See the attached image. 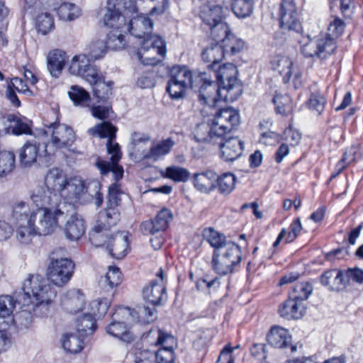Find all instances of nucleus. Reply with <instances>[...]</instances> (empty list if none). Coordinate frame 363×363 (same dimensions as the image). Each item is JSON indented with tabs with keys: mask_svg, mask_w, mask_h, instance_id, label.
Returning <instances> with one entry per match:
<instances>
[{
	"mask_svg": "<svg viewBox=\"0 0 363 363\" xmlns=\"http://www.w3.org/2000/svg\"><path fill=\"white\" fill-rule=\"evenodd\" d=\"M62 345L64 350L69 353L79 352L83 348L82 340L73 334H66L63 336Z\"/></svg>",
	"mask_w": 363,
	"mask_h": 363,
	"instance_id": "nucleus-51",
	"label": "nucleus"
},
{
	"mask_svg": "<svg viewBox=\"0 0 363 363\" xmlns=\"http://www.w3.org/2000/svg\"><path fill=\"white\" fill-rule=\"evenodd\" d=\"M156 309L148 306H138L137 309L130 308H120L117 310L116 315H121L128 322H140L141 323H150L156 318Z\"/></svg>",
	"mask_w": 363,
	"mask_h": 363,
	"instance_id": "nucleus-20",
	"label": "nucleus"
},
{
	"mask_svg": "<svg viewBox=\"0 0 363 363\" xmlns=\"http://www.w3.org/2000/svg\"><path fill=\"white\" fill-rule=\"evenodd\" d=\"M203 235L214 249L212 256L213 269L220 275L232 273L242 259L240 247L211 228L204 229Z\"/></svg>",
	"mask_w": 363,
	"mask_h": 363,
	"instance_id": "nucleus-2",
	"label": "nucleus"
},
{
	"mask_svg": "<svg viewBox=\"0 0 363 363\" xmlns=\"http://www.w3.org/2000/svg\"><path fill=\"white\" fill-rule=\"evenodd\" d=\"M68 94L75 106H86L90 101L89 93L78 86H72L70 91H68Z\"/></svg>",
	"mask_w": 363,
	"mask_h": 363,
	"instance_id": "nucleus-53",
	"label": "nucleus"
},
{
	"mask_svg": "<svg viewBox=\"0 0 363 363\" xmlns=\"http://www.w3.org/2000/svg\"><path fill=\"white\" fill-rule=\"evenodd\" d=\"M271 65L274 70L278 72L283 77V82L287 83L292 74V61L285 55H276L271 60Z\"/></svg>",
	"mask_w": 363,
	"mask_h": 363,
	"instance_id": "nucleus-40",
	"label": "nucleus"
},
{
	"mask_svg": "<svg viewBox=\"0 0 363 363\" xmlns=\"http://www.w3.org/2000/svg\"><path fill=\"white\" fill-rule=\"evenodd\" d=\"M273 102L278 113L288 115L293 111V103L287 94H276L273 98Z\"/></svg>",
	"mask_w": 363,
	"mask_h": 363,
	"instance_id": "nucleus-52",
	"label": "nucleus"
},
{
	"mask_svg": "<svg viewBox=\"0 0 363 363\" xmlns=\"http://www.w3.org/2000/svg\"><path fill=\"white\" fill-rule=\"evenodd\" d=\"M267 339L268 343L274 347L283 349L291 347L292 351L295 350V347L291 346V337L289 330L280 326L272 327Z\"/></svg>",
	"mask_w": 363,
	"mask_h": 363,
	"instance_id": "nucleus-29",
	"label": "nucleus"
},
{
	"mask_svg": "<svg viewBox=\"0 0 363 363\" xmlns=\"http://www.w3.org/2000/svg\"><path fill=\"white\" fill-rule=\"evenodd\" d=\"M305 310L303 302L291 296L285 302L282 303L279 308L280 315L288 320L302 318Z\"/></svg>",
	"mask_w": 363,
	"mask_h": 363,
	"instance_id": "nucleus-31",
	"label": "nucleus"
},
{
	"mask_svg": "<svg viewBox=\"0 0 363 363\" xmlns=\"http://www.w3.org/2000/svg\"><path fill=\"white\" fill-rule=\"evenodd\" d=\"M177 342L175 338L170 334L158 330L156 345H160L155 354V363H174V348Z\"/></svg>",
	"mask_w": 363,
	"mask_h": 363,
	"instance_id": "nucleus-17",
	"label": "nucleus"
},
{
	"mask_svg": "<svg viewBox=\"0 0 363 363\" xmlns=\"http://www.w3.org/2000/svg\"><path fill=\"white\" fill-rule=\"evenodd\" d=\"M325 104L326 99L320 94H312L308 101V108L318 115L324 111Z\"/></svg>",
	"mask_w": 363,
	"mask_h": 363,
	"instance_id": "nucleus-60",
	"label": "nucleus"
},
{
	"mask_svg": "<svg viewBox=\"0 0 363 363\" xmlns=\"http://www.w3.org/2000/svg\"><path fill=\"white\" fill-rule=\"evenodd\" d=\"M215 180L216 172L206 170L194 174L193 184L194 187L201 193L210 194L216 188Z\"/></svg>",
	"mask_w": 363,
	"mask_h": 363,
	"instance_id": "nucleus-35",
	"label": "nucleus"
},
{
	"mask_svg": "<svg viewBox=\"0 0 363 363\" xmlns=\"http://www.w3.org/2000/svg\"><path fill=\"white\" fill-rule=\"evenodd\" d=\"M253 6L254 0H234L232 10L237 17L244 18L252 13Z\"/></svg>",
	"mask_w": 363,
	"mask_h": 363,
	"instance_id": "nucleus-49",
	"label": "nucleus"
},
{
	"mask_svg": "<svg viewBox=\"0 0 363 363\" xmlns=\"http://www.w3.org/2000/svg\"><path fill=\"white\" fill-rule=\"evenodd\" d=\"M229 12V6L222 1L217 4H205L200 8L199 16L211 30V37H221L228 31L225 18Z\"/></svg>",
	"mask_w": 363,
	"mask_h": 363,
	"instance_id": "nucleus-8",
	"label": "nucleus"
},
{
	"mask_svg": "<svg viewBox=\"0 0 363 363\" xmlns=\"http://www.w3.org/2000/svg\"><path fill=\"white\" fill-rule=\"evenodd\" d=\"M123 192L121 191L120 185L117 183L112 184L108 187L107 206L116 208L120 206L121 202V196Z\"/></svg>",
	"mask_w": 363,
	"mask_h": 363,
	"instance_id": "nucleus-58",
	"label": "nucleus"
},
{
	"mask_svg": "<svg viewBox=\"0 0 363 363\" xmlns=\"http://www.w3.org/2000/svg\"><path fill=\"white\" fill-rule=\"evenodd\" d=\"M225 57L223 50L219 42L212 43L206 47L202 52V58L204 62L209 63L208 69H214L216 65Z\"/></svg>",
	"mask_w": 363,
	"mask_h": 363,
	"instance_id": "nucleus-41",
	"label": "nucleus"
},
{
	"mask_svg": "<svg viewBox=\"0 0 363 363\" xmlns=\"http://www.w3.org/2000/svg\"><path fill=\"white\" fill-rule=\"evenodd\" d=\"M121 15L125 16L126 30L135 38H143L137 52V57L145 65L154 66L162 61L166 55L164 41L152 34L153 21L148 16L138 14V8L133 13L127 14L125 9Z\"/></svg>",
	"mask_w": 363,
	"mask_h": 363,
	"instance_id": "nucleus-1",
	"label": "nucleus"
},
{
	"mask_svg": "<svg viewBox=\"0 0 363 363\" xmlns=\"http://www.w3.org/2000/svg\"><path fill=\"white\" fill-rule=\"evenodd\" d=\"M206 75V73L199 75L201 82H203L199 94L200 103L210 107H213L221 99L225 101L229 99V98L225 99V96H222V86L219 84L208 80Z\"/></svg>",
	"mask_w": 363,
	"mask_h": 363,
	"instance_id": "nucleus-14",
	"label": "nucleus"
},
{
	"mask_svg": "<svg viewBox=\"0 0 363 363\" xmlns=\"http://www.w3.org/2000/svg\"><path fill=\"white\" fill-rule=\"evenodd\" d=\"M189 87L177 82L175 80L169 78L168 85L167 86V91L169 93L172 99H179L184 96L186 90Z\"/></svg>",
	"mask_w": 363,
	"mask_h": 363,
	"instance_id": "nucleus-59",
	"label": "nucleus"
},
{
	"mask_svg": "<svg viewBox=\"0 0 363 363\" xmlns=\"http://www.w3.org/2000/svg\"><path fill=\"white\" fill-rule=\"evenodd\" d=\"M194 138L197 143L213 145L217 144L218 140H222V137L218 129L215 128L213 122L211 125L206 123L199 125L196 128Z\"/></svg>",
	"mask_w": 363,
	"mask_h": 363,
	"instance_id": "nucleus-33",
	"label": "nucleus"
},
{
	"mask_svg": "<svg viewBox=\"0 0 363 363\" xmlns=\"http://www.w3.org/2000/svg\"><path fill=\"white\" fill-rule=\"evenodd\" d=\"M15 155L13 152H0V177L11 173L15 167Z\"/></svg>",
	"mask_w": 363,
	"mask_h": 363,
	"instance_id": "nucleus-50",
	"label": "nucleus"
},
{
	"mask_svg": "<svg viewBox=\"0 0 363 363\" xmlns=\"http://www.w3.org/2000/svg\"><path fill=\"white\" fill-rule=\"evenodd\" d=\"M199 77V76L195 78ZM170 78L177 82L191 87L194 83V77L191 72L186 67L174 66L170 71Z\"/></svg>",
	"mask_w": 363,
	"mask_h": 363,
	"instance_id": "nucleus-45",
	"label": "nucleus"
},
{
	"mask_svg": "<svg viewBox=\"0 0 363 363\" xmlns=\"http://www.w3.org/2000/svg\"><path fill=\"white\" fill-rule=\"evenodd\" d=\"M108 50L104 40L95 39L87 46V56L93 60L103 58Z\"/></svg>",
	"mask_w": 363,
	"mask_h": 363,
	"instance_id": "nucleus-47",
	"label": "nucleus"
},
{
	"mask_svg": "<svg viewBox=\"0 0 363 363\" xmlns=\"http://www.w3.org/2000/svg\"><path fill=\"white\" fill-rule=\"evenodd\" d=\"M121 213L118 208L106 207L99 213L98 220L90 233V240L94 245L100 244V240L108 238V231L120 220Z\"/></svg>",
	"mask_w": 363,
	"mask_h": 363,
	"instance_id": "nucleus-12",
	"label": "nucleus"
},
{
	"mask_svg": "<svg viewBox=\"0 0 363 363\" xmlns=\"http://www.w3.org/2000/svg\"><path fill=\"white\" fill-rule=\"evenodd\" d=\"M175 145L174 141L169 138L158 142H154L149 151H143L142 156L145 159L157 161L169 154Z\"/></svg>",
	"mask_w": 363,
	"mask_h": 363,
	"instance_id": "nucleus-34",
	"label": "nucleus"
},
{
	"mask_svg": "<svg viewBox=\"0 0 363 363\" xmlns=\"http://www.w3.org/2000/svg\"><path fill=\"white\" fill-rule=\"evenodd\" d=\"M67 182L62 171L58 168L50 169L45 177V186L59 195L61 194Z\"/></svg>",
	"mask_w": 363,
	"mask_h": 363,
	"instance_id": "nucleus-39",
	"label": "nucleus"
},
{
	"mask_svg": "<svg viewBox=\"0 0 363 363\" xmlns=\"http://www.w3.org/2000/svg\"><path fill=\"white\" fill-rule=\"evenodd\" d=\"M58 251L53 252L48 267V279L54 285L62 287L71 279L74 264L67 257H59Z\"/></svg>",
	"mask_w": 363,
	"mask_h": 363,
	"instance_id": "nucleus-9",
	"label": "nucleus"
},
{
	"mask_svg": "<svg viewBox=\"0 0 363 363\" xmlns=\"http://www.w3.org/2000/svg\"><path fill=\"white\" fill-rule=\"evenodd\" d=\"M48 128L51 130V143L57 149H69L73 145L76 136L72 127L54 123Z\"/></svg>",
	"mask_w": 363,
	"mask_h": 363,
	"instance_id": "nucleus-15",
	"label": "nucleus"
},
{
	"mask_svg": "<svg viewBox=\"0 0 363 363\" xmlns=\"http://www.w3.org/2000/svg\"><path fill=\"white\" fill-rule=\"evenodd\" d=\"M68 61L66 52L60 49L50 50L46 57L47 69L52 77L58 78Z\"/></svg>",
	"mask_w": 363,
	"mask_h": 363,
	"instance_id": "nucleus-24",
	"label": "nucleus"
},
{
	"mask_svg": "<svg viewBox=\"0 0 363 363\" xmlns=\"http://www.w3.org/2000/svg\"><path fill=\"white\" fill-rule=\"evenodd\" d=\"M236 177L231 172H225L218 177L216 176V186L220 194L229 195L235 188Z\"/></svg>",
	"mask_w": 363,
	"mask_h": 363,
	"instance_id": "nucleus-42",
	"label": "nucleus"
},
{
	"mask_svg": "<svg viewBox=\"0 0 363 363\" xmlns=\"http://www.w3.org/2000/svg\"><path fill=\"white\" fill-rule=\"evenodd\" d=\"M121 272L116 267H109L104 277L99 281V285L106 291H110L121 282Z\"/></svg>",
	"mask_w": 363,
	"mask_h": 363,
	"instance_id": "nucleus-43",
	"label": "nucleus"
},
{
	"mask_svg": "<svg viewBox=\"0 0 363 363\" xmlns=\"http://www.w3.org/2000/svg\"><path fill=\"white\" fill-rule=\"evenodd\" d=\"M77 328L82 337L91 335L96 329V319L91 314L85 313L77 318Z\"/></svg>",
	"mask_w": 363,
	"mask_h": 363,
	"instance_id": "nucleus-46",
	"label": "nucleus"
},
{
	"mask_svg": "<svg viewBox=\"0 0 363 363\" xmlns=\"http://www.w3.org/2000/svg\"><path fill=\"white\" fill-rule=\"evenodd\" d=\"M301 52L308 57H318L325 60L332 55L336 49L335 41L329 36H322L315 40L308 39L301 41Z\"/></svg>",
	"mask_w": 363,
	"mask_h": 363,
	"instance_id": "nucleus-13",
	"label": "nucleus"
},
{
	"mask_svg": "<svg viewBox=\"0 0 363 363\" xmlns=\"http://www.w3.org/2000/svg\"><path fill=\"white\" fill-rule=\"evenodd\" d=\"M135 363H155V351L138 350L135 352Z\"/></svg>",
	"mask_w": 363,
	"mask_h": 363,
	"instance_id": "nucleus-61",
	"label": "nucleus"
},
{
	"mask_svg": "<svg viewBox=\"0 0 363 363\" xmlns=\"http://www.w3.org/2000/svg\"><path fill=\"white\" fill-rule=\"evenodd\" d=\"M189 174V172L185 168L171 166L166 168L162 175L177 182H185L188 180Z\"/></svg>",
	"mask_w": 363,
	"mask_h": 363,
	"instance_id": "nucleus-54",
	"label": "nucleus"
},
{
	"mask_svg": "<svg viewBox=\"0 0 363 363\" xmlns=\"http://www.w3.org/2000/svg\"><path fill=\"white\" fill-rule=\"evenodd\" d=\"M215 41L219 42L225 56H233L240 53L244 47V42L231 33L230 28L225 35L221 37H211Z\"/></svg>",
	"mask_w": 363,
	"mask_h": 363,
	"instance_id": "nucleus-28",
	"label": "nucleus"
},
{
	"mask_svg": "<svg viewBox=\"0 0 363 363\" xmlns=\"http://www.w3.org/2000/svg\"><path fill=\"white\" fill-rule=\"evenodd\" d=\"M84 303V298L79 290L73 289L69 290L63 296L62 304L70 313L80 311Z\"/></svg>",
	"mask_w": 363,
	"mask_h": 363,
	"instance_id": "nucleus-36",
	"label": "nucleus"
},
{
	"mask_svg": "<svg viewBox=\"0 0 363 363\" xmlns=\"http://www.w3.org/2000/svg\"><path fill=\"white\" fill-rule=\"evenodd\" d=\"M144 299L153 306L161 305L167 301L166 287L161 280H154L144 288Z\"/></svg>",
	"mask_w": 363,
	"mask_h": 363,
	"instance_id": "nucleus-25",
	"label": "nucleus"
},
{
	"mask_svg": "<svg viewBox=\"0 0 363 363\" xmlns=\"http://www.w3.org/2000/svg\"><path fill=\"white\" fill-rule=\"evenodd\" d=\"M15 295L19 305L36 314L38 309L48 310L47 306L56 298L57 291L48 280L39 275H29Z\"/></svg>",
	"mask_w": 363,
	"mask_h": 363,
	"instance_id": "nucleus-3",
	"label": "nucleus"
},
{
	"mask_svg": "<svg viewBox=\"0 0 363 363\" xmlns=\"http://www.w3.org/2000/svg\"><path fill=\"white\" fill-rule=\"evenodd\" d=\"M117 311L114 313L113 321L106 328V333L115 337H117L125 342H130L133 340L132 333H130L128 323V322L123 318V320H120L119 317L122 315H116Z\"/></svg>",
	"mask_w": 363,
	"mask_h": 363,
	"instance_id": "nucleus-26",
	"label": "nucleus"
},
{
	"mask_svg": "<svg viewBox=\"0 0 363 363\" xmlns=\"http://www.w3.org/2000/svg\"><path fill=\"white\" fill-rule=\"evenodd\" d=\"M90 109L92 116L100 120L108 118L112 112L110 107L105 106H92Z\"/></svg>",
	"mask_w": 363,
	"mask_h": 363,
	"instance_id": "nucleus-64",
	"label": "nucleus"
},
{
	"mask_svg": "<svg viewBox=\"0 0 363 363\" xmlns=\"http://www.w3.org/2000/svg\"><path fill=\"white\" fill-rule=\"evenodd\" d=\"M39 211L44 213L48 216L47 212L44 210H34L30 211L28 203L24 201H18L13 204L11 211V219L14 225L19 223H26L28 220H35L36 217H33Z\"/></svg>",
	"mask_w": 363,
	"mask_h": 363,
	"instance_id": "nucleus-30",
	"label": "nucleus"
},
{
	"mask_svg": "<svg viewBox=\"0 0 363 363\" xmlns=\"http://www.w3.org/2000/svg\"><path fill=\"white\" fill-rule=\"evenodd\" d=\"M280 25L284 30H298L300 23L294 0H283L280 9Z\"/></svg>",
	"mask_w": 363,
	"mask_h": 363,
	"instance_id": "nucleus-21",
	"label": "nucleus"
},
{
	"mask_svg": "<svg viewBox=\"0 0 363 363\" xmlns=\"http://www.w3.org/2000/svg\"><path fill=\"white\" fill-rule=\"evenodd\" d=\"M215 128L218 129L221 137L233 130L240 123L238 112L230 107L220 109L213 119Z\"/></svg>",
	"mask_w": 363,
	"mask_h": 363,
	"instance_id": "nucleus-18",
	"label": "nucleus"
},
{
	"mask_svg": "<svg viewBox=\"0 0 363 363\" xmlns=\"http://www.w3.org/2000/svg\"><path fill=\"white\" fill-rule=\"evenodd\" d=\"M150 140L149 135L144 133L133 132L130 135V144L133 151H139V147Z\"/></svg>",
	"mask_w": 363,
	"mask_h": 363,
	"instance_id": "nucleus-62",
	"label": "nucleus"
},
{
	"mask_svg": "<svg viewBox=\"0 0 363 363\" xmlns=\"http://www.w3.org/2000/svg\"><path fill=\"white\" fill-rule=\"evenodd\" d=\"M172 218V212L167 208H163L157 213L155 219L142 223L141 231L144 235H152L160 231H164L167 228Z\"/></svg>",
	"mask_w": 363,
	"mask_h": 363,
	"instance_id": "nucleus-23",
	"label": "nucleus"
},
{
	"mask_svg": "<svg viewBox=\"0 0 363 363\" xmlns=\"http://www.w3.org/2000/svg\"><path fill=\"white\" fill-rule=\"evenodd\" d=\"M41 156L40 144L35 142H26L19 151L20 162L23 167H30Z\"/></svg>",
	"mask_w": 363,
	"mask_h": 363,
	"instance_id": "nucleus-37",
	"label": "nucleus"
},
{
	"mask_svg": "<svg viewBox=\"0 0 363 363\" xmlns=\"http://www.w3.org/2000/svg\"><path fill=\"white\" fill-rule=\"evenodd\" d=\"M93 86L94 95L100 101H105L112 95V87L113 82H106L102 75L96 73L95 81L88 82Z\"/></svg>",
	"mask_w": 363,
	"mask_h": 363,
	"instance_id": "nucleus-38",
	"label": "nucleus"
},
{
	"mask_svg": "<svg viewBox=\"0 0 363 363\" xmlns=\"http://www.w3.org/2000/svg\"><path fill=\"white\" fill-rule=\"evenodd\" d=\"M217 144L220 147V157L226 162L234 161L242 154L244 144L238 137H222V140H218Z\"/></svg>",
	"mask_w": 363,
	"mask_h": 363,
	"instance_id": "nucleus-22",
	"label": "nucleus"
},
{
	"mask_svg": "<svg viewBox=\"0 0 363 363\" xmlns=\"http://www.w3.org/2000/svg\"><path fill=\"white\" fill-rule=\"evenodd\" d=\"M238 70L232 63L224 64L215 70V76L222 89L227 92L225 99H236L242 94V87L237 79Z\"/></svg>",
	"mask_w": 363,
	"mask_h": 363,
	"instance_id": "nucleus-11",
	"label": "nucleus"
},
{
	"mask_svg": "<svg viewBox=\"0 0 363 363\" xmlns=\"http://www.w3.org/2000/svg\"><path fill=\"white\" fill-rule=\"evenodd\" d=\"M110 306V301L107 298L101 300L92 301L89 304L90 312L86 313L91 314L95 319L99 318L104 315Z\"/></svg>",
	"mask_w": 363,
	"mask_h": 363,
	"instance_id": "nucleus-56",
	"label": "nucleus"
},
{
	"mask_svg": "<svg viewBox=\"0 0 363 363\" xmlns=\"http://www.w3.org/2000/svg\"><path fill=\"white\" fill-rule=\"evenodd\" d=\"M322 285L331 291H341L348 285V279L345 278L343 272L337 269H330L325 272L320 277Z\"/></svg>",
	"mask_w": 363,
	"mask_h": 363,
	"instance_id": "nucleus-27",
	"label": "nucleus"
},
{
	"mask_svg": "<svg viewBox=\"0 0 363 363\" xmlns=\"http://www.w3.org/2000/svg\"><path fill=\"white\" fill-rule=\"evenodd\" d=\"M345 29V23L340 18H335L333 21L330 22L328 26V30L330 34L325 35V36H329L333 38L334 40V38L331 37H338L340 36Z\"/></svg>",
	"mask_w": 363,
	"mask_h": 363,
	"instance_id": "nucleus-63",
	"label": "nucleus"
},
{
	"mask_svg": "<svg viewBox=\"0 0 363 363\" xmlns=\"http://www.w3.org/2000/svg\"><path fill=\"white\" fill-rule=\"evenodd\" d=\"M33 217H36L35 220L30 219L26 223L15 225L16 239L21 245H29L35 236L50 235L57 228L54 225V220L44 213L42 214V211L33 215Z\"/></svg>",
	"mask_w": 363,
	"mask_h": 363,
	"instance_id": "nucleus-6",
	"label": "nucleus"
},
{
	"mask_svg": "<svg viewBox=\"0 0 363 363\" xmlns=\"http://www.w3.org/2000/svg\"><path fill=\"white\" fill-rule=\"evenodd\" d=\"M91 189H94V190L99 189V183L94 182L86 184L84 180L79 178H72L65 184L60 195V199L64 197L70 203H84L91 201L93 196Z\"/></svg>",
	"mask_w": 363,
	"mask_h": 363,
	"instance_id": "nucleus-10",
	"label": "nucleus"
},
{
	"mask_svg": "<svg viewBox=\"0 0 363 363\" xmlns=\"http://www.w3.org/2000/svg\"><path fill=\"white\" fill-rule=\"evenodd\" d=\"M101 243L96 247H104L110 255L116 259H121L125 256L128 247V236L123 232L114 235L108 233V238L100 240Z\"/></svg>",
	"mask_w": 363,
	"mask_h": 363,
	"instance_id": "nucleus-16",
	"label": "nucleus"
},
{
	"mask_svg": "<svg viewBox=\"0 0 363 363\" xmlns=\"http://www.w3.org/2000/svg\"><path fill=\"white\" fill-rule=\"evenodd\" d=\"M116 132L117 128L110 122H103L97 124L88 130V133L93 136L108 138L106 147L108 153L111 155V163L107 161L98 160L96 165L101 174L104 175L109 172H112L114 179L118 181L123 178V168L118 164L121 157V152L118 143L114 141Z\"/></svg>",
	"mask_w": 363,
	"mask_h": 363,
	"instance_id": "nucleus-4",
	"label": "nucleus"
},
{
	"mask_svg": "<svg viewBox=\"0 0 363 363\" xmlns=\"http://www.w3.org/2000/svg\"><path fill=\"white\" fill-rule=\"evenodd\" d=\"M35 26L38 32L43 35H46L54 28V19L47 12L40 13L36 17Z\"/></svg>",
	"mask_w": 363,
	"mask_h": 363,
	"instance_id": "nucleus-55",
	"label": "nucleus"
},
{
	"mask_svg": "<svg viewBox=\"0 0 363 363\" xmlns=\"http://www.w3.org/2000/svg\"><path fill=\"white\" fill-rule=\"evenodd\" d=\"M84 220L79 214L72 215L66 221L64 232L67 239L78 240L85 233Z\"/></svg>",
	"mask_w": 363,
	"mask_h": 363,
	"instance_id": "nucleus-32",
	"label": "nucleus"
},
{
	"mask_svg": "<svg viewBox=\"0 0 363 363\" xmlns=\"http://www.w3.org/2000/svg\"><path fill=\"white\" fill-rule=\"evenodd\" d=\"M122 2L123 0H107V6L103 10V23L112 29L105 40L110 50L123 49L127 44L123 34L126 31L125 16L121 15Z\"/></svg>",
	"mask_w": 363,
	"mask_h": 363,
	"instance_id": "nucleus-5",
	"label": "nucleus"
},
{
	"mask_svg": "<svg viewBox=\"0 0 363 363\" xmlns=\"http://www.w3.org/2000/svg\"><path fill=\"white\" fill-rule=\"evenodd\" d=\"M59 18L64 21H74L81 16V9L72 3L62 4L57 10Z\"/></svg>",
	"mask_w": 363,
	"mask_h": 363,
	"instance_id": "nucleus-48",
	"label": "nucleus"
},
{
	"mask_svg": "<svg viewBox=\"0 0 363 363\" xmlns=\"http://www.w3.org/2000/svg\"><path fill=\"white\" fill-rule=\"evenodd\" d=\"M32 202L38 207L36 210H44L54 220V225L58 227L59 220L65 217L62 209V199L59 194L46 186L35 187L30 195Z\"/></svg>",
	"mask_w": 363,
	"mask_h": 363,
	"instance_id": "nucleus-7",
	"label": "nucleus"
},
{
	"mask_svg": "<svg viewBox=\"0 0 363 363\" xmlns=\"http://www.w3.org/2000/svg\"><path fill=\"white\" fill-rule=\"evenodd\" d=\"M90 58L86 55H75L72 57L69 72L72 75L80 76L87 82L95 81L98 70L90 64Z\"/></svg>",
	"mask_w": 363,
	"mask_h": 363,
	"instance_id": "nucleus-19",
	"label": "nucleus"
},
{
	"mask_svg": "<svg viewBox=\"0 0 363 363\" xmlns=\"http://www.w3.org/2000/svg\"><path fill=\"white\" fill-rule=\"evenodd\" d=\"M7 121L11 123L12 133L16 135L31 134L30 122L26 118H21L13 114L7 116Z\"/></svg>",
	"mask_w": 363,
	"mask_h": 363,
	"instance_id": "nucleus-44",
	"label": "nucleus"
},
{
	"mask_svg": "<svg viewBox=\"0 0 363 363\" xmlns=\"http://www.w3.org/2000/svg\"><path fill=\"white\" fill-rule=\"evenodd\" d=\"M313 290L312 285L308 282L298 283L294 286L291 297L303 302L309 297Z\"/></svg>",
	"mask_w": 363,
	"mask_h": 363,
	"instance_id": "nucleus-57",
	"label": "nucleus"
}]
</instances>
